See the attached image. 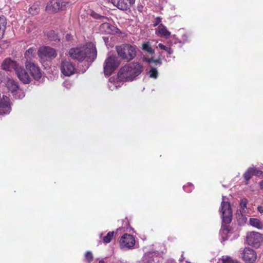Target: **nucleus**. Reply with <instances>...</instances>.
I'll return each mask as SVG.
<instances>
[{
  "label": "nucleus",
  "instance_id": "1",
  "mask_svg": "<svg viewBox=\"0 0 263 263\" xmlns=\"http://www.w3.org/2000/svg\"><path fill=\"white\" fill-rule=\"evenodd\" d=\"M143 70V65L139 62H132L122 67L118 73V78L121 81H132Z\"/></svg>",
  "mask_w": 263,
  "mask_h": 263
},
{
  "label": "nucleus",
  "instance_id": "2",
  "mask_svg": "<svg viewBox=\"0 0 263 263\" xmlns=\"http://www.w3.org/2000/svg\"><path fill=\"white\" fill-rule=\"evenodd\" d=\"M70 57L74 60L83 61L85 58L93 60L97 57L95 45L91 42L80 48H73L69 51Z\"/></svg>",
  "mask_w": 263,
  "mask_h": 263
},
{
  "label": "nucleus",
  "instance_id": "3",
  "mask_svg": "<svg viewBox=\"0 0 263 263\" xmlns=\"http://www.w3.org/2000/svg\"><path fill=\"white\" fill-rule=\"evenodd\" d=\"M220 212L222 213V229L220 231V234L222 237L221 241H223L228 239V234L230 231V203L223 201H222Z\"/></svg>",
  "mask_w": 263,
  "mask_h": 263
},
{
  "label": "nucleus",
  "instance_id": "4",
  "mask_svg": "<svg viewBox=\"0 0 263 263\" xmlns=\"http://www.w3.org/2000/svg\"><path fill=\"white\" fill-rule=\"evenodd\" d=\"M136 46L130 44H123L116 47L118 56L126 62L133 60L136 56Z\"/></svg>",
  "mask_w": 263,
  "mask_h": 263
},
{
  "label": "nucleus",
  "instance_id": "5",
  "mask_svg": "<svg viewBox=\"0 0 263 263\" xmlns=\"http://www.w3.org/2000/svg\"><path fill=\"white\" fill-rule=\"evenodd\" d=\"M120 61L115 55L109 56L104 64V72L105 75L109 76L119 66Z\"/></svg>",
  "mask_w": 263,
  "mask_h": 263
},
{
  "label": "nucleus",
  "instance_id": "6",
  "mask_svg": "<svg viewBox=\"0 0 263 263\" xmlns=\"http://www.w3.org/2000/svg\"><path fill=\"white\" fill-rule=\"evenodd\" d=\"M262 240V237L258 232L253 231L248 232L247 234L246 242L250 246L258 248Z\"/></svg>",
  "mask_w": 263,
  "mask_h": 263
},
{
  "label": "nucleus",
  "instance_id": "7",
  "mask_svg": "<svg viewBox=\"0 0 263 263\" xmlns=\"http://www.w3.org/2000/svg\"><path fill=\"white\" fill-rule=\"evenodd\" d=\"M119 244L121 249H132L135 245V238L133 235L126 233L120 238Z\"/></svg>",
  "mask_w": 263,
  "mask_h": 263
},
{
  "label": "nucleus",
  "instance_id": "8",
  "mask_svg": "<svg viewBox=\"0 0 263 263\" xmlns=\"http://www.w3.org/2000/svg\"><path fill=\"white\" fill-rule=\"evenodd\" d=\"M67 4V3L65 2L52 0L47 4L46 9L47 11L51 12H57L61 10H64Z\"/></svg>",
  "mask_w": 263,
  "mask_h": 263
},
{
  "label": "nucleus",
  "instance_id": "9",
  "mask_svg": "<svg viewBox=\"0 0 263 263\" xmlns=\"http://www.w3.org/2000/svg\"><path fill=\"white\" fill-rule=\"evenodd\" d=\"M61 70L64 76L69 77L75 73L76 69L71 62L63 60L61 64Z\"/></svg>",
  "mask_w": 263,
  "mask_h": 263
},
{
  "label": "nucleus",
  "instance_id": "10",
  "mask_svg": "<svg viewBox=\"0 0 263 263\" xmlns=\"http://www.w3.org/2000/svg\"><path fill=\"white\" fill-rule=\"evenodd\" d=\"M242 258L246 263H254L256 259V252L250 248L246 247L242 251Z\"/></svg>",
  "mask_w": 263,
  "mask_h": 263
},
{
  "label": "nucleus",
  "instance_id": "11",
  "mask_svg": "<svg viewBox=\"0 0 263 263\" xmlns=\"http://www.w3.org/2000/svg\"><path fill=\"white\" fill-rule=\"evenodd\" d=\"M25 66L26 69L30 71L31 75L36 80H39L42 77L40 69L33 63L31 61H26Z\"/></svg>",
  "mask_w": 263,
  "mask_h": 263
},
{
  "label": "nucleus",
  "instance_id": "12",
  "mask_svg": "<svg viewBox=\"0 0 263 263\" xmlns=\"http://www.w3.org/2000/svg\"><path fill=\"white\" fill-rule=\"evenodd\" d=\"M38 52L41 58H54L57 55L55 50L48 46L41 47Z\"/></svg>",
  "mask_w": 263,
  "mask_h": 263
},
{
  "label": "nucleus",
  "instance_id": "13",
  "mask_svg": "<svg viewBox=\"0 0 263 263\" xmlns=\"http://www.w3.org/2000/svg\"><path fill=\"white\" fill-rule=\"evenodd\" d=\"M112 4L123 11H126L135 3V0H111Z\"/></svg>",
  "mask_w": 263,
  "mask_h": 263
},
{
  "label": "nucleus",
  "instance_id": "14",
  "mask_svg": "<svg viewBox=\"0 0 263 263\" xmlns=\"http://www.w3.org/2000/svg\"><path fill=\"white\" fill-rule=\"evenodd\" d=\"M15 72L19 80L24 84H29L31 82L30 77L23 66L20 65Z\"/></svg>",
  "mask_w": 263,
  "mask_h": 263
},
{
  "label": "nucleus",
  "instance_id": "15",
  "mask_svg": "<svg viewBox=\"0 0 263 263\" xmlns=\"http://www.w3.org/2000/svg\"><path fill=\"white\" fill-rule=\"evenodd\" d=\"M263 174L261 171L257 170L255 167H250L243 174V177L246 181L245 184H248L249 182L253 176H260Z\"/></svg>",
  "mask_w": 263,
  "mask_h": 263
},
{
  "label": "nucleus",
  "instance_id": "16",
  "mask_svg": "<svg viewBox=\"0 0 263 263\" xmlns=\"http://www.w3.org/2000/svg\"><path fill=\"white\" fill-rule=\"evenodd\" d=\"M20 65L16 61L12 60L10 58H7L3 62L2 64V68L6 71H12L17 69Z\"/></svg>",
  "mask_w": 263,
  "mask_h": 263
},
{
  "label": "nucleus",
  "instance_id": "17",
  "mask_svg": "<svg viewBox=\"0 0 263 263\" xmlns=\"http://www.w3.org/2000/svg\"><path fill=\"white\" fill-rule=\"evenodd\" d=\"M11 110L9 99L8 98H3V100L0 102V115L7 114Z\"/></svg>",
  "mask_w": 263,
  "mask_h": 263
},
{
  "label": "nucleus",
  "instance_id": "18",
  "mask_svg": "<svg viewBox=\"0 0 263 263\" xmlns=\"http://www.w3.org/2000/svg\"><path fill=\"white\" fill-rule=\"evenodd\" d=\"M158 257L154 252H147L143 257V263H158Z\"/></svg>",
  "mask_w": 263,
  "mask_h": 263
},
{
  "label": "nucleus",
  "instance_id": "19",
  "mask_svg": "<svg viewBox=\"0 0 263 263\" xmlns=\"http://www.w3.org/2000/svg\"><path fill=\"white\" fill-rule=\"evenodd\" d=\"M7 87L8 89L13 94L16 92L19 88L17 83L13 79H9L7 80Z\"/></svg>",
  "mask_w": 263,
  "mask_h": 263
},
{
  "label": "nucleus",
  "instance_id": "20",
  "mask_svg": "<svg viewBox=\"0 0 263 263\" xmlns=\"http://www.w3.org/2000/svg\"><path fill=\"white\" fill-rule=\"evenodd\" d=\"M243 211L240 210H237L236 213V217L237 221L240 225H242L246 223L247 220V218L246 215H243V213H245Z\"/></svg>",
  "mask_w": 263,
  "mask_h": 263
},
{
  "label": "nucleus",
  "instance_id": "21",
  "mask_svg": "<svg viewBox=\"0 0 263 263\" xmlns=\"http://www.w3.org/2000/svg\"><path fill=\"white\" fill-rule=\"evenodd\" d=\"M250 224L258 229H263V223L258 219L251 218L249 220Z\"/></svg>",
  "mask_w": 263,
  "mask_h": 263
},
{
  "label": "nucleus",
  "instance_id": "22",
  "mask_svg": "<svg viewBox=\"0 0 263 263\" xmlns=\"http://www.w3.org/2000/svg\"><path fill=\"white\" fill-rule=\"evenodd\" d=\"M157 32L161 36L167 38L170 36L171 33L162 24H160L158 28Z\"/></svg>",
  "mask_w": 263,
  "mask_h": 263
},
{
  "label": "nucleus",
  "instance_id": "23",
  "mask_svg": "<svg viewBox=\"0 0 263 263\" xmlns=\"http://www.w3.org/2000/svg\"><path fill=\"white\" fill-rule=\"evenodd\" d=\"M7 21L4 16H0V39H1L4 35V32L6 28Z\"/></svg>",
  "mask_w": 263,
  "mask_h": 263
},
{
  "label": "nucleus",
  "instance_id": "24",
  "mask_svg": "<svg viewBox=\"0 0 263 263\" xmlns=\"http://www.w3.org/2000/svg\"><path fill=\"white\" fill-rule=\"evenodd\" d=\"M40 11V5L39 3H36L32 5L29 9V12L32 15H36Z\"/></svg>",
  "mask_w": 263,
  "mask_h": 263
},
{
  "label": "nucleus",
  "instance_id": "25",
  "mask_svg": "<svg viewBox=\"0 0 263 263\" xmlns=\"http://www.w3.org/2000/svg\"><path fill=\"white\" fill-rule=\"evenodd\" d=\"M102 27L107 29L106 32L108 33H113L114 32H117L118 29L115 26L110 25L108 23H104L102 24Z\"/></svg>",
  "mask_w": 263,
  "mask_h": 263
},
{
  "label": "nucleus",
  "instance_id": "26",
  "mask_svg": "<svg viewBox=\"0 0 263 263\" xmlns=\"http://www.w3.org/2000/svg\"><path fill=\"white\" fill-rule=\"evenodd\" d=\"M142 49L149 53H153L154 52V50L151 47L149 42L143 43L142 45Z\"/></svg>",
  "mask_w": 263,
  "mask_h": 263
},
{
  "label": "nucleus",
  "instance_id": "27",
  "mask_svg": "<svg viewBox=\"0 0 263 263\" xmlns=\"http://www.w3.org/2000/svg\"><path fill=\"white\" fill-rule=\"evenodd\" d=\"M114 235V232H109L103 238V241L104 243H109L111 241Z\"/></svg>",
  "mask_w": 263,
  "mask_h": 263
},
{
  "label": "nucleus",
  "instance_id": "28",
  "mask_svg": "<svg viewBox=\"0 0 263 263\" xmlns=\"http://www.w3.org/2000/svg\"><path fill=\"white\" fill-rule=\"evenodd\" d=\"M47 36L51 41H56L59 40L58 35L53 31L48 32L47 33Z\"/></svg>",
  "mask_w": 263,
  "mask_h": 263
},
{
  "label": "nucleus",
  "instance_id": "29",
  "mask_svg": "<svg viewBox=\"0 0 263 263\" xmlns=\"http://www.w3.org/2000/svg\"><path fill=\"white\" fill-rule=\"evenodd\" d=\"M13 96L15 99H22L24 97L25 93L21 89L19 88L13 94Z\"/></svg>",
  "mask_w": 263,
  "mask_h": 263
},
{
  "label": "nucleus",
  "instance_id": "30",
  "mask_svg": "<svg viewBox=\"0 0 263 263\" xmlns=\"http://www.w3.org/2000/svg\"><path fill=\"white\" fill-rule=\"evenodd\" d=\"M33 52V49L31 48H29L25 52V58L26 59V61H31Z\"/></svg>",
  "mask_w": 263,
  "mask_h": 263
},
{
  "label": "nucleus",
  "instance_id": "31",
  "mask_svg": "<svg viewBox=\"0 0 263 263\" xmlns=\"http://www.w3.org/2000/svg\"><path fill=\"white\" fill-rule=\"evenodd\" d=\"M158 47L161 49L166 51L170 54H172L173 52V51L171 47H167L161 43H159L158 44Z\"/></svg>",
  "mask_w": 263,
  "mask_h": 263
},
{
  "label": "nucleus",
  "instance_id": "32",
  "mask_svg": "<svg viewBox=\"0 0 263 263\" xmlns=\"http://www.w3.org/2000/svg\"><path fill=\"white\" fill-rule=\"evenodd\" d=\"M149 77L152 78L156 79L158 77V71L155 68H152L149 71Z\"/></svg>",
  "mask_w": 263,
  "mask_h": 263
},
{
  "label": "nucleus",
  "instance_id": "33",
  "mask_svg": "<svg viewBox=\"0 0 263 263\" xmlns=\"http://www.w3.org/2000/svg\"><path fill=\"white\" fill-rule=\"evenodd\" d=\"M248 202V201L246 199L243 198L241 199V202L240 203V205L241 206V208H242L241 211H243V212H246L247 211V203Z\"/></svg>",
  "mask_w": 263,
  "mask_h": 263
},
{
  "label": "nucleus",
  "instance_id": "34",
  "mask_svg": "<svg viewBox=\"0 0 263 263\" xmlns=\"http://www.w3.org/2000/svg\"><path fill=\"white\" fill-rule=\"evenodd\" d=\"M91 15L96 19L106 20L107 18L106 17L101 15L93 11L91 13Z\"/></svg>",
  "mask_w": 263,
  "mask_h": 263
},
{
  "label": "nucleus",
  "instance_id": "35",
  "mask_svg": "<svg viewBox=\"0 0 263 263\" xmlns=\"http://www.w3.org/2000/svg\"><path fill=\"white\" fill-rule=\"evenodd\" d=\"M85 258L88 262H91L93 260L92 253L90 251H87L85 254Z\"/></svg>",
  "mask_w": 263,
  "mask_h": 263
},
{
  "label": "nucleus",
  "instance_id": "36",
  "mask_svg": "<svg viewBox=\"0 0 263 263\" xmlns=\"http://www.w3.org/2000/svg\"><path fill=\"white\" fill-rule=\"evenodd\" d=\"M219 263H230V257L222 256V258L219 259Z\"/></svg>",
  "mask_w": 263,
  "mask_h": 263
},
{
  "label": "nucleus",
  "instance_id": "37",
  "mask_svg": "<svg viewBox=\"0 0 263 263\" xmlns=\"http://www.w3.org/2000/svg\"><path fill=\"white\" fill-rule=\"evenodd\" d=\"M109 83H110V84H109L108 86H109V87L110 88V89L111 90H113L114 89V88H117V85H115L113 88H112V86L111 85V84H113V82L114 81V78H110L109 80Z\"/></svg>",
  "mask_w": 263,
  "mask_h": 263
},
{
  "label": "nucleus",
  "instance_id": "38",
  "mask_svg": "<svg viewBox=\"0 0 263 263\" xmlns=\"http://www.w3.org/2000/svg\"><path fill=\"white\" fill-rule=\"evenodd\" d=\"M161 22V18L160 17H157L154 22V26H158Z\"/></svg>",
  "mask_w": 263,
  "mask_h": 263
},
{
  "label": "nucleus",
  "instance_id": "39",
  "mask_svg": "<svg viewBox=\"0 0 263 263\" xmlns=\"http://www.w3.org/2000/svg\"><path fill=\"white\" fill-rule=\"evenodd\" d=\"M257 210L260 213H261V214L263 213V206H258L257 208Z\"/></svg>",
  "mask_w": 263,
  "mask_h": 263
},
{
  "label": "nucleus",
  "instance_id": "40",
  "mask_svg": "<svg viewBox=\"0 0 263 263\" xmlns=\"http://www.w3.org/2000/svg\"><path fill=\"white\" fill-rule=\"evenodd\" d=\"M154 63L156 64H159V65H161L162 62L161 61H160V59H157V60H154Z\"/></svg>",
  "mask_w": 263,
  "mask_h": 263
},
{
  "label": "nucleus",
  "instance_id": "41",
  "mask_svg": "<svg viewBox=\"0 0 263 263\" xmlns=\"http://www.w3.org/2000/svg\"><path fill=\"white\" fill-rule=\"evenodd\" d=\"M146 61L149 63H154V59L153 58L148 59Z\"/></svg>",
  "mask_w": 263,
  "mask_h": 263
},
{
  "label": "nucleus",
  "instance_id": "42",
  "mask_svg": "<svg viewBox=\"0 0 263 263\" xmlns=\"http://www.w3.org/2000/svg\"><path fill=\"white\" fill-rule=\"evenodd\" d=\"M260 189L263 190V180L259 183Z\"/></svg>",
  "mask_w": 263,
  "mask_h": 263
},
{
  "label": "nucleus",
  "instance_id": "43",
  "mask_svg": "<svg viewBox=\"0 0 263 263\" xmlns=\"http://www.w3.org/2000/svg\"><path fill=\"white\" fill-rule=\"evenodd\" d=\"M166 263H176V262L174 260L170 259L167 261Z\"/></svg>",
  "mask_w": 263,
  "mask_h": 263
},
{
  "label": "nucleus",
  "instance_id": "44",
  "mask_svg": "<svg viewBox=\"0 0 263 263\" xmlns=\"http://www.w3.org/2000/svg\"><path fill=\"white\" fill-rule=\"evenodd\" d=\"M231 263H240L238 261L236 260H232L231 259Z\"/></svg>",
  "mask_w": 263,
  "mask_h": 263
},
{
  "label": "nucleus",
  "instance_id": "45",
  "mask_svg": "<svg viewBox=\"0 0 263 263\" xmlns=\"http://www.w3.org/2000/svg\"><path fill=\"white\" fill-rule=\"evenodd\" d=\"M143 8L142 6H139L138 7V9L139 11H141V9Z\"/></svg>",
  "mask_w": 263,
  "mask_h": 263
},
{
  "label": "nucleus",
  "instance_id": "46",
  "mask_svg": "<svg viewBox=\"0 0 263 263\" xmlns=\"http://www.w3.org/2000/svg\"><path fill=\"white\" fill-rule=\"evenodd\" d=\"M2 82V77L1 72H0V83Z\"/></svg>",
  "mask_w": 263,
  "mask_h": 263
},
{
  "label": "nucleus",
  "instance_id": "47",
  "mask_svg": "<svg viewBox=\"0 0 263 263\" xmlns=\"http://www.w3.org/2000/svg\"><path fill=\"white\" fill-rule=\"evenodd\" d=\"M2 52V47L0 46V53Z\"/></svg>",
  "mask_w": 263,
  "mask_h": 263
},
{
  "label": "nucleus",
  "instance_id": "48",
  "mask_svg": "<svg viewBox=\"0 0 263 263\" xmlns=\"http://www.w3.org/2000/svg\"><path fill=\"white\" fill-rule=\"evenodd\" d=\"M99 263H105L103 260H100Z\"/></svg>",
  "mask_w": 263,
  "mask_h": 263
}]
</instances>
